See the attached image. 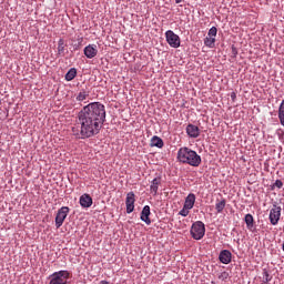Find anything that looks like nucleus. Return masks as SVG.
I'll use <instances>...</instances> for the list:
<instances>
[{
    "instance_id": "f257e3e1",
    "label": "nucleus",
    "mask_w": 284,
    "mask_h": 284,
    "mask_svg": "<svg viewBox=\"0 0 284 284\" xmlns=\"http://www.w3.org/2000/svg\"><path fill=\"white\" fill-rule=\"evenodd\" d=\"M103 123H105V105L101 102H91L78 113L72 134L78 139H91L101 132Z\"/></svg>"
},
{
    "instance_id": "f03ea898",
    "label": "nucleus",
    "mask_w": 284,
    "mask_h": 284,
    "mask_svg": "<svg viewBox=\"0 0 284 284\" xmlns=\"http://www.w3.org/2000/svg\"><path fill=\"white\" fill-rule=\"evenodd\" d=\"M178 161L192 168H199L201 165V155L187 146H182L178 151Z\"/></svg>"
},
{
    "instance_id": "7ed1b4c3",
    "label": "nucleus",
    "mask_w": 284,
    "mask_h": 284,
    "mask_svg": "<svg viewBox=\"0 0 284 284\" xmlns=\"http://www.w3.org/2000/svg\"><path fill=\"white\" fill-rule=\"evenodd\" d=\"M70 278L69 271L54 272L49 276V284H70L68 280Z\"/></svg>"
},
{
    "instance_id": "20e7f679",
    "label": "nucleus",
    "mask_w": 284,
    "mask_h": 284,
    "mask_svg": "<svg viewBox=\"0 0 284 284\" xmlns=\"http://www.w3.org/2000/svg\"><path fill=\"white\" fill-rule=\"evenodd\" d=\"M192 239L201 241L205 236V224L201 221L194 222L191 227Z\"/></svg>"
},
{
    "instance_id": "39448f33",
    "label": "nucleus",
    "mask_w": 284,
    "mask_h": 284,
    "mask_svg": "<svg viewBox=\"0 0 284 284\" xmlns=\"http://www.w3.org/2000/svg\"><path fill=\"white\" fill-rule=\"evenodd\" d=\"M166 42L171 48H181V38L172 30L165 32Z\"/></svg>"
},
{
    "instance_id": "423d86ee",
    "label": "nucleus",
    "mask_w": 284,
    "mask_h": 284,
    "mask_svg": "<svg viewBox=\"0 0 284 284\" xmlns=\"http://www.w3.org/2000/svg\"><path fill=\"white\" fill-rule=\"evenodd\" d=\"M68 214H70V207L62 206L58 210V213L55 215V227L59 230L61 225H63L65 219H68Z\"/></svg>"
},
{
    "instance_id": "0eeeda50",
    "label": "nucleus",
    "mask_w": 284,
    "mask_h": 284,
    "mask_svg": "<svg viewBox=\"0 0 284 284\" xmlns=\"http://www.w3.org/2000/svg\"><path fill=\"white\" fill-rule=\"evenodd\" d=\"M281 221V206L274 205L270 211V223L271 225H278Z\"/></svg>"
},
{
    "instance_id": "6e6552de",
    "label": "nucleus",
    "mask_w": 284,
    "mask_h": 284,
    "mask_svg": "<svg viewBox=\"0 0 284 284\" xmlns=\"http://www.w3.org/2000/svg\"><path fill=\"white\" fill-rule=\"evenodd\" d=\"M136 202L134 192H129L126 194L125 205H126V214H132L134 212V203Z\"/></svg>"
},
{
    "instance_id": "1a4fd4ad",
    "label": "nucleus",
    "mask_w": 284,
    "mask_h": 284,
    "mask_svg": "<svg viewBox=\"0 0 284 284\" xmlns=\"http://www.w3.org/2000/svg\"><path fill=\"white\" fill-rule=\"evenodd\" d=\"M186 134L191 139H199V136H201V129H199V126H196L194 124H187Z\"/></svg>"
},
{
    "instance_id": "9d476101",
    "label": "nucleus",
    "mask_w": 284,
    "mask_h": 284,
    "mask_svg": "<svg viewBox=\"0 0 284 284\" xmlns=\"http://www.w3.org/2000/svg\"><path fill=\"white\" fill-rule=\"evenodd\" d=\"M99 54V49H97V44H89L84 48V55L87 59H94Z\"/></svg>"
},
{
    "instance_id": "9b49d317",
    "label": "nucleus",
    "mask_w": 284,
    "mask_h": 284,
    "mask_svg": "<svg viewBox=\"0 0 284 284\" xmlns=\"http://www.w3.org/2000/svg\"><path fill=\"white\" fill-rule=\"evenodd\" d=\"M219 258L224 265H230V263H232V252L223 250L221 251Z\"/></svg>"
},
{
    "instance_id": "f8f14e48",
    "label": "nucleus",
    "mask_w": 284,
    "mask_h": 284,
    "mask_svg": "<svg viewBox=\"0 0 284 284\" xmlns=\"http://www.w3.org/2000/svg\"><path fill=\"white\" fill-rule=\"evenodd\" d=\"M150 205H145L143 209H142V212H141V221H143L146 225H151L152 224V220H150Z\"/></svg>"
},
{
    "instance_id": "ddd939ff",
    "label": "nucleus",
    "mask_w": 284,
    "mask_h": 284,
    "mask_svg": "<svg viewBox=\"0 0 284 284\" xmlns=\"http://www.w3.org/2000/svg\"><path fill=\"white\" fill-rule=\"evenodd\" d=\"M80 205L81 207H92V196L90 194L84 193L80 196Z\"/></svg>"
},
{
    "instance_id": "4468645a",
    "label": "nucleus",
    "mask_w": 284,
    "mask_h": 284,
    "mask_svg": "<svg viewBox=\"0 0 284 284\" xmlns=\"http://www.w3.org/2000/svg\"><path fill=\"white\" fill-rule=\"evenodd\" d=\"M194 203H196V195L194 193H190L184 201V207L192 210L194 207Z\"/></svg>"
},
{
    "instance_id": "2eb2a0df",
    "label": "nucleus",
    "mask_w": 284,
    "mask_h": 284,
    "mask_svg": "<svg viewBox=\"0 0 284 284\" xmlns=\"http://www.w3.org/2000/svg\"><path fill=\"white\" fill-rule=\"evenodd\" d=\"M159 185H161V178L153 179L150 185V191L154 196H156L159 192Z\"/></svg>"
},
{
    "instance_id": "dca6fc26",
    "label": "nucleus",
    "mask_w": 284,
    "mask_h": 284,
    "mask_svg": "<svg viewBox=\"0 0 284 284\" xmlns=\"http://www.w3.org/2000/svg\"><path fill=\"white\" fill-rule=\"evenodd\" d=\"M164 143H163V139L154 135L152 139H151V148H163Z\"/></svg>"
},
{
    "instance_id": "f3484780",
    "label": "nucleus",
    "mask_w": 284,
    "mask_h": 284,
    "mask_svg": "<svg viewBox=\"0 0 284 284\" xmlns=\"http://www.w3.org/2000/svg\"><path fill=\"white\" fill-rule=\"evenodd\" d=\"M226 203L227 202L225 201V199L217 201L215 203V210H216L217 214H221L223 212V210H225Z\"/></svg>"
},
{
    "instance_id": "a211bd4d",
    "label": "nucleus",
    "mask_w": 284,
    "mask_h": 284,
    "mask_svg": "<svg viewBox=\"0 0 284 284\" xmlns=\"http://www.w3.org/2000/svg\"><path fill=\"white\" fill-rule=\"evenodd\" d=\"M244 221L247 230H252V227H254V216H252V214H246Z\"/></svg>"
},
{
    "instance_id": "6ab92c4d",
    "label": "nucleus",
    "mask_w": 284,
    "mask_h": 284,
    "mask_svg": "<svg viewBox=\"0 0 284 284\" xmlns=\"http://www.w3.org/2000/svg\"><path fill=\"white\" fill-rule=\"evenodd\" d=\"M77 78V69L71 68L65 74V81H73Z\"/></svg>"
},
{
    "instance_id": "aec40b11",
    "label": "nucleus",
    "mask_w": 284,
    "mask_h": 284,
    "mask_svg": "<svg viewBox=\"0 0 284 284\" xmlns=\"http://www.w3.org/2000/svg\"><path fill=\"white\" fill-rule=\"evenodd\" d=\"M278 119H280L281 125L284 126V99L282 100L278 108Z\"/></svg>"
},
{
    "instance_id": "412c9836",
    "label": "nucleus",
    "mask_w": 284,
    "mask_h": 284,
    "mask_svg": "<svg viewBox=\"0 0 284 284\" xmlns=\"http://www.w3.org/2000/svg\"><path fill=\"white\" fill-rule=\"evenodd\" d=\"M216 43V38H210L209 36L204 39V44L206 48H214Z\"/></svg>"
},
{
    "instance_id": "4be33fe9",
    "label": "nucleus",
    "mask_w": 284,
    "mask_h": 284,
    "mask_svg": "<svg viewBox=\"0 0 284 284\" xmlns=\"http://www.w3.org/2000/svg\"><path fill=\"white\" fill-rule=\"evenodd\" d=\"M88 97H90V93L85 90H82L79 92V94L77 95V101H85V99H88Z\"/></svg>"
},
{
    "instance_id": "5701e85b",
    "label": "nucleus",
    "mask_w": 284,
    "mask_h": 284,
    "mask_svg": "<svg viewBox=\"0 0 284 284\" xmlns=\"http://www.w3.org/2000/svg\"><path fill=\"white\" fill-rule=\"evenodd\" d=\"M63 52H65V41H63V39H60L58 41V53L63 54Z\"/></svg>"
},
{
    "instance_id": "b1692460",
    "label": "nucleus",
    "mask_w": 284,
    "mask_h": 284,
    "mask_svg": "<svg viewBox=\"0 0 284 284\" xmlns=\"http://www.w3.org/2000/svg\"><path fill=\"white\" fill-rule=\"evenodd\" d=\"M263 283L267 284L270 281H272V275H270V272L267 270H263Z\"/></svg>"
},
{
    "instance_id": "393cba45",
    "label": "nucleus",
    "mask_w": 284,
    "mask_h": 284,
    "mask_svg": "<svg viewBox=\"0 0 284 284\" xmlns=\"http://www.w3.org/2000/svg\"><path fill=\"white\" fill-rule=\"evenodd\" d=\"M217 32H219V30L216 29V27H212V28L209 30L207 37L213 38V39H216Z\"/></svg>"
},
{
    "instance_id": "a878e982",
    "label": "nucleus",
    "mask_w": 284,
    "mask_h": 284,
    "mask_svg": "<svg viewBox=\"0 0 284 284\" xmlns=\"http://www.w3.org/2000/svg\"><path fill=\"white\" fill-rule=\"evenodd\" d=\"M230 278V273L227 272H222L220 275H219V280L220 281H227Z\"/></svg>"
},
{
    "instance_id": "bb28decb",
    "label": "nucleus",
    "mask_w": 284,
    "mask_h": 284,
    "mask_svg": "<svg viewBox=\"0 0 284 284\" xmlns=\"http://www.w3.org/2000/svg\"><path fill=\"white\" fill-rule=\"evenodd\" d=\"M187 214H190V209H186L185 206H183V209L180 211L179 215L187 216Z\"/></svg>"
},
{
    "instance_id": "cd10ccee",
    "label": "nucleus",
    "mask_w": 284,
    "mask_h": 284,
    "mask_svg": "<svg viewBox=\"0 0 284 284\" xmlns=\"http://www.w3.org/2000/svg\"><path fill=\"white\" fill-rule=\"evenodd\" d=\"M273 187H277L278 190H281V187H283V181L276 180L273 184Z\"/></svg>"
},
{
    "instance_id": "c85d7f7f",
    "label": "nucleus",
    "mask_w": 284,
    "mask_h": 284,
    "mask_svg": "<svg viewBox=\"0 0 284 284\" xmlns=\"http://www.w3.org/2000/svg\"><path fill=\"white\" fill-rule=\"evenodd\" d=\"M231 99L234 101V99H236V93L235 92H232L231 93Z\"/></svg>"
},
{
    "instance_id": "c756f323",
    "label": "nucleus",
    "mask_w": 284,
    "mask_h": 284,
    "mask_svg": "<svg viewBox=\"0 0 284 284\" xmlns=\"http://www.w3.org/2000/svg\"><path fill=\"white\" fill-rule=\"evenodd\" d=\"M100 284H110L108 281H101Z\"/></svg>"
},
{
    "instance_id": "7c9ffc66",
    "label": "nucleus",
    "mask_w": 284,
    "mask_h": 284,
    "mask_svg": "<svg viewBox=\"0 0 284 284\" xmlns=\"http://www.w3.org/2000/svg\"><path fill=\"white\" fill-rule=\"evenodd\" d=\"M175 3H183V0H175Z\"/></svg>"
},
{
    "instance_id": "2f4dec72",
    "label": "nucleus",
    "mask_w": 284,
    "mask_h": 284,
    "mask_svg": "<svg viewBox=\"0 0 284 284\" xmlns=\"http://www.w3.org/2000/svg\"><path fill=\"white\" fill-rule=\"evenodd\" d=\"M282 250H283V252H284V241H283V243H282Z\"/></svg>"
},
{
    "instance_id": "473e14b6",
    "label": "nucleus",
    "mask_w": 284,
    "mask_h": 284,
    "mask_svg": "<svg viewBox=\"0 0 284 284\" xmlns=\"http://www.w3.org/2000/svg\"><path fill=\"white\" fill-rule=\"evenodd\" d=\"M0 103H1V100H0Z\"/></svg>"
}]
</instances>
